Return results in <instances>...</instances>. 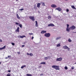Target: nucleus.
I'll list each match as a JSON object with an SVG mask.
<instances>
[{
	"label": "nucleus",
	"instance_id": "a19ab883",
	"mask_svg": "<svg viewBox=\"0 0 76 76\" xmlns=\"http://www.w3.org/2000/svg\"><path fill=\"white\" fill-rule=\"evenodd\" d=\"M42 67V66H39V69H41Z\"/></svg>",
	"mask_w": 76,
	"mask_h": 76
},
{
	"label": "nucleus",
	"instance_id": "ddd939ff",
	"mask_svg": "<svg viewBox=\"0 0 76 76\" xmlns=\"http://www.w3.org/2000/svg\"><path fill=\"white\" fill-rule=\"evenodd\" d=\"M40 64H46L45 62H42L40 63Z\"/></svg>",
	"mask_w": 76,
	"mask_h": 76
},
{
	"label": "nucleus",
	"instance_id": "13d9d810",
	"mask_svg": "<svg viewBox=\"0 0 76 76\" xmlns=\"http://www.w3.org/2000/svg\"><path fill=\"white\" fill-rule=\"evenodd\" d=\"M16 1H18V0H16Z\"/></svg>",
	"mask_w": 76,
	"mask_h": 76
},
{
	"label": "nucleus",
	"instance_id": "c85d7f7f",
	"mask_svg": "<svg viewBox=\"0 0 76 76\" xmlns=\"http://www.w3.org/2000/svg\"><path fill=\"white\" fill-rule=\"evenodd\" d=\"M64 69H65V70H67V69H68V68H67V67L65 66Z\"/></svg>",
	"mask_w": 76,
	"mask_h": 76
},
{
	"label": "nucleus",
	"instance_id": "c9c22d12",
	"mask_svg": "<svg viewBox=\"0 0 76 76\" xmlns=\"http://www.w3.org/2000/svg\"><path fill=\"white\" fill-rule=\"evenodd\" d=\"M24 10V9H21L20 10V11H22V10Z\"/></svg>",
	"mask_w": 76,
	"mask_h": 76
},
{
	"label": "nucleus",
	"instance_id": "f704fd0d",
	"mask_svg": "<svg viewBox=\"0 0 76 76\" xmlns=\"http://www.w3.org/2000/svg\"><path fill=\"white\" fill-rule=\"evenodd\" d=\"M29 35H34V34L33 33H29Z\"/></svg>",
	"mask_w": 76,
	"mask_h": 76
},
{
	"label": "nucleus",
	"instance_id": "9b49d317",
	"mask_svg": "<svg viewBox=\"0 0 76 76\" xmlns=\"http://www.w3.org/2000/svg\"><path fill=\"white\" fill-rule=\"evenodd\" d=\"M40 3H41V4H42V5L43 6H45V3L44 2H40Z\"/></svg>",
	"mask_w": 76,
	"mask_h": 76
},
{
	"label": "nucleus",
	"instance_id": "3c124183",
	"mask_svg": "<svg viewBox=\"0 0 76 76\" xmlns=\"http://www.w3.org/2000/svg\"><path fill=\"white\" fill-rule=\"evenodd\" d=\"M73 33H76V31L75 32H74V31L72 32Z\"/></svg>",
	"mask_w": 76,
	"mask_h": 76
},
{
	"label": "nucleus",
	"instance_id": "603ef678",
	"mask_svg": "<svg viewBox=\"0 0 76 76\" xmlns=\"http://www.w3.org/2000/svg\"><path fill=\"white\" fill-rule=\"evenodd\" d=\"M17 29H19V27H18Z\"/></svg>",
	"mask_w": 76,
	"mask_h": 76
},
{
	"label": "nucleus",
	"instance_id": "c756f323",
	"mask_svg": "<svg viewBox=\"0 0 76 76\" xmlns=\"http://www.w3.org/2000/svg\"><path fill=\"white\" fill-rule=\"evenodd\" d=\"M67 28H66V29H68V28H69V25L67 24Z\"/></svg>",
	"mask_w": 76,
	"mask_h": 76
},
{
	"label": "nucleus",
	"instance_id": "2eb2a0df",
	"mask_svg": "<svg viewBox=\"0 0 76 76\" xmlns=\"http://www.w3.org/2000/svg\"><path fill=\"white\" fill-rule=\"evenodd\" d=\"M35 22H36L35 26L36 27H37V26H38V22L37 21H35Z\"/></svg>",
	"mask_w": 76,
	"mask_h": 76
},
{
	"label": "nucleus",
	"instance_id": "f3484780",
	"mask_svg": "<svg viewBox=\"0 0 76 76\" xmlns=\"http://www.w3.org/2000/svg\"><path fill=\"white\" fill-rule=\"evenodd\" d=\"M16 16L18 19H20V17L19 16V15L18 14H17L16 15Z\"/></svg>",
	"mask_w": 76,
	"mask_h": 76
},
{
	"label": "nucleus",
	"instance_id": "5fc2aeb1",
	"mask_svg": "<svg viewBox=\"0 0 76 76\" xmlns=\"http://www.w3.org/2000/svg\"><path fill=\"white\" fill-rule=\"evenodd\" d=\"M76 64V62L74 64Z\"/></svg>",
	"mask_w": 76,
	"mask_h": 76
},
{
	"label": "nucleus",
	"instance_id": "79ce46f5",
	"mask_svg": "<svg viewBox=\"0 0 76 76\" xmlns=\"http://www.w3.org/2000/svg\"><path fill=\"white\" fill-rule=\"evenodd\" d=\"M44 75V74H41L40 75V76H43Z\"/></svg>",
	"mask_w": 76,
	"mask_h": 76
},
{
	"label": "nucleus",
	"instance_id": "6e6d98bb",
	"mask_svg": "<svg viewBox=\"0 0 76 76\" xmlns=\"http://www.w3.org/2000/svg\"><path fill=\"white\" fill-rule=\"evenodd\" d=\"M49 57L50 58V56H48V58Z\"/></svg>",
	"mask_w": 76,
	"mask_h": 76
},
{
	"label": "nucleus",
	"instance_id": "aec40b11",
	"mask_svg": "<svg viewBox=\"0 0 76 76\" xmlns=\"http://www.w3.org/2000/svg\"><path fill=\"white\" fill-rule=\"evenodd\" d=\"M16 32H19V29H17L16 31Z\"/></svg>",
	"mask_w": 76,
	"mask_h": 76
},
{
	"label": "nucleus",
	"instance_id": "2f4dec72",
	"mask_svg": "<svg viewBox=\"0 0 76 76\" xmlns=\"http://www.w3.org/2000/svg\"><path fill=\"white\" fill-rule=\"evenodd\" d=\"M7 76H10V74L8 73L7 74Z\"/></svg>",
	"mask_w": 76,
	"mask_h": 76
},
{
	"label": "nucleus",
	"instance_id": "864d4df0",
	"mask_svg": "<svg viewBox=\"0 0 76 76\" xmlns=\"http://www.w3.org/2000/svg\"><path fill=\"white\" fill-rule=\"evenodd\" d=\"M0 42H2V40H1L0 41Z\"/></svg>",
	"mask_w": 76,
	"mask_h": 76
},
{
	"label": "nucleus",
	"instance_id": "423d86ee",
	"mask_svg": "<svg viewBox=\"0 0 76 76\" xmlns=\"http://www.w3.org/2000/svg\"><path fill=\"white\" fill-rule=\"evenodd\" d=\"M62 60V58H58L56 59V61H60Z\"/></svg>",
	"mask_w": 76,
	"mask_h": 76
},
{
	"label": "nucleus",
	"instance_id": "e433bc0d",
	"mask_svg": "<svg viewBox=\"0 0 76 76\" xmlns=\"http://www.w3.org/2000/svg\"><path fill=\"white\" fill-rule=\"evenodd\" d=\"M75 69V67L74 66H72V69Z\"/></svg>",
	"mask_w": 76,
	"mask_h": 76
},
{
	"label": "nucleus",
	"instance_id": "7ed1b4c3",
	"mask_svg": "<svg viewBox=\"0 0 76 76\" xmlns=\"http://www.w3.org/2000/svg\"><path fill=\"white\" fill-rule=\"evenodd\" d=\"M29 19H31L32 21H34L35 20V18L34 16H30L29 17Z\"/></svg>",
	"mask_w": 76,
	"mask_h": 76
},
{
	"label": "nucleus",
	"instance_id": "4468645a",
	"mask_svg": "<svg viewBox=\"0 0 76 76\" xmlns=\"http://www.w3.org/2000/svg\"><path fill=\"white\" fill-rule=\"evenodd\" d=\"M71 28H72V29H75L76 27L74 26H72L70 27Z\"/></svg>",
	"mask_w": 76,
	"mask_h": 76
},
{
	"label": "nucleus",
	"instance_id": "dca6fc26",
	"mask_svg": "<svg viewBox=\"0 0 76 76\" xmlns=\"http://www.w3.org/2000/svg\"><path fill=\"white\" fill-rule=\"evenodd\" d=\"M20 37L21 38H24V37H26L25 36H20Z\"/></svg>",
	"mask_w": 76,
	"mask_h": 76
},
{
	"label": "nucleus",
	"instance_id": "72a5a7b5",
	"mask_svg": "<svg viewBox=\"0 0 76 76\" xmlns=\"http://www.w3.org/2000/svg\"><path fill=\"white\" fill-rule=\"evenodd\" d=\"M11 44H12V45H15V43H11Z\"/></svg>",
	"mask_w": 76,
	"mask_h": 76
},
{
	"label": "nucleus",
	"instance_id": "4c0bfd02",
	"mask_svg": "<svg viewBox=\"0 0 76 76\" xmlns=\"http://www.w3.org/2000/svg\"><path fill=\"white\" fill-rule=\"evenodd\" d=\"M66 10V12H69V10L68 9H67Z\"/></svg>",
	"mask_w": 76,
	"mask_h": 76
},
{
	"label": "nucleus",
	"instance_id": "de8ad7c7",
	"mask_svg": "<svg viewBox=\"0 0 76 76\" xmlns=\"http://www.w3.org/2000/svg\"><path fill=\"white\" fill-rule=\"evenodd\" d=\"M8 72H11V71H10V70H9L8 71Z\"/></svg>",
	"mask_w": 76,
	"mask_h": 76
},
{
	"label": "nucleus",
	"instance_id": "c03bdc74",
	"mask_svg": "<svg viewBox=\"0 0 76 76\" xmlns=\"http://www.w3.org/2000/svg\"><path fill=\"white\" fill-rule=\"evenodd\" d=\"M68 49H67V50H68V51H69V50H70V48H69L68 47V48H67Z\"/></svg>",
	"mask_w": 76,
	"mask_h": 76
},
{
	"label": "nucleus",
	"instance_id": "39448f33",
	"mask_svg": "<svg viewBox=\"0 0 76 76\" xmlns=\"http://www.w3.org/2000/svg\"><path fill=\"white\" fill-rule=\"evenodd\" d=\"M51 7H53V8H54L55 7H57V6L55 4H52L51 5Z\"/></svg>",
	"mask_w": 76,
	"mask_h": 76
},
{
	"label": "nucleus",
	"instance_id": "4d7b16f0",
	"mask_svg": "<svg viewBox=\"0 0 76 76\" xmlns=\"http://www.w3.org/2000/svg\"><path fill=\"white\" fill-rule=\"evenodd\" d=\"M65 1H68V0H65Z\"/></svg>",
	"mask_w": 76,
	"mask_h": 76
},
{
	"label": "nucleus",
	"instance_id": "6e6552de",
	"mask_svg": "<svg viewBox=\"0 0 76 76\" xmlns=\"http://www.w3.org/2000/svg\"><path fill=\"white\" fill-rule=\"evenodd\" d=\"M6 48V45L4 46L3 48H0V50H3L4 49H5Z\"/></svg>",
	"mask_w": 76,
	"mask_h": 76
},
{
	"label": "nucleus",
	"instance_id": "8fccbe9b",
	"mask_svg": "<svg viewBox=\"0 0 76 76\" xmlns=\"http://www.w3.org/2000/svg\"><path fill=\"white\" fill-rule=\"evenodd\" d=\"M5 59H7V57H6L5 58Z\"/></svg>",
	"mask_w": 76,
	"mask_h": 76
},
{
	"label": "nucleus",
	"instance_id": "f03ea898",
	"mask_svg": "<svg viewBox=\"0 0 76 76\" xmlns=\"http://www.w3.org/2000/svg\"><path fill=\"white\" fill-rule=\"evenodd\" d=\"M45 37H49L50 36H51V34L50 33H45L44 34Z\"/></svg>",
	"mask_w": 76,
	"mask_h": 76
},
{
	"label": "nucleus",
	"instance_id": "f257e3e1",
	"mask_svg": "<svg viewBox=\"0 0 76 76\" xmlns=\"http://www.w3.org/2000/svg\"><path fill=\"white\" fill-rule=\"evenodd\" d=\"M52 68H54L56 70H60L59 66L56 65H53L52 66Z\"/></svg>",
	"mask_w": 76,
	"mask_h": 76
},
{
	"label": "nucleus",
	"instance_id": "4be33fe9",
	"mask_svg": "<svg viewBox=\"0 0 76 76\" xmlns=\"http://www.w3.org/2000/svg\"><path fill=\"white\" fill-rule=\"evenodd\" d=\"M51 17L50 16H48V19H51Z\"/></svg>",
	"mask_w": 76,
	"mask_h": 76
},
{
	"label": "nucleus",
	"instance_id": "20e7f679",
	"mask_svg": "<svg viewBox=\"0 0 76 76\" xmlns=\"http://www.w3.org/2000/svg\"><path fill=\"white\" fill-rule=\"evenodd\" d=\"M48 26H54V25L53 23H50L48 25Z\"/></svg>",
	"mask_w": 76,
	"mask_h": 76
},
{
	"label": "nucleus",
	"instance_id": "6ab92c4d",
	"mask_svg": "<svg viewBox=\"0 0 76 76\" xmlns=\"http://www.w3.org/2000/svg\"><path fill=\"white\" fill-rule=\"evenodd\" d=\"M26 67V65H23V66H22L21 67V69H23V67Z\"/></svg>",
	"mask_w": 76,
	"mask_h": 76
},
{
	"label": "nucleus",
	"instance_id": "b1692460",
	"mask_svg": "<svg viewBox=\"0 0 76 76\" xmlns=\"http://www.w3.org/2000/svg\"><path fill=\"white\" fill-rule=\"evenodd\" d=\"M19 26L21 28H22V24H20Z\"/></svg>",
	"mask_w": 76,
	"mask_h": 76
},
{
	"label": "nucleus",
	"instance_id": "09e8293b",
	"mask_svg": "<svg viewBox=\"0 0 76 76\" xmlns=\"http://www.w3.org/2000/svg\"><path fill=\"white\" fill-rule=\"evenodd\" d=\"M27 55H29V53H27Z\"/></svg>",
	"mask_w": 76,
	"mask_h": 76
},
{
	"label": "nucleus",
	"instance_id": "393cba45",
	"mask_svg": "<svg viewBox=\"0 0 76 76\" xmlns=\"http://www.w3.org/2000/svg\"><path fill=\"white\" fill-rule=\"evenodd\" d=\"M60 44L59 43L58 44V45H57V47H60Z\"/></svg>",
	"mask_w": 76,
	"mask_h": 76
},
{
	"label": "nucleus",
	"instance_id": "cd10ccee",
	"mask_svg": "<svg viewBox=\"0 0 76 76\" xmlns=\"http://www.w3.org/2000/svg\"><path fill=\"white\" fill-rule=\"evenodd\" d=\"M66 31H67L68 32H69L70 31V29H66Z\"/></svg>",
	"mask_w": 76,
	"mask_h": 76
},
{
	"label": "nucleus",
	"instance_id": "a211bd4d",
	"mask_svg": "<svg viewBox=\"0 0 76 76\" xmlns=\"http://www.w3.org/2000/svg\"><path fill=\"white\" fill-rule=\"evenodd\" d=\"M71 7L72 9H76V8L75 7V6H74V5H72L71 6Z\"/></svg>",
	"mask_w": 76,
	"mask_h": 76
},
{
	"label": "nucleus",
	"instance_id": "37998d69",
	"mask_svg": "<svg viewBox=\"0 0 76 76\" xmlns=\"http://www.w3.org/2000/svg\"><path fill=\"white\" fill-rule=\"evenodd\" d=\"M18 54H20V52H17Z\"/></svg>",
	"mask_w": 76,
	"mask_h": 76
},
{
	"label": "nucleus",
	"instance_id": "a18cd8bd",
	"mask_svg": "<svg viewBox=\"0 0 76 76\" xmlns=\"http://www.w3.org/2000/svg\"><path fill=\"white\" fill-rule=\"evenodd\" d=\"M22 47H25V45H22Z\"/></svg>",
	"mask_w": 76,
	"mask_h": 76
},
{
	"label": "nucleus",
	"instance_id": "bf43d9fd",
	"mask_svg": "<svg viewBox=\"0 0 76 76\" xmlns=\"http://www.w3.org/2000/svg\"><path fill=\"white\" fill-rule=\"evenodd\" d=\"M72 29L73 30V29Z\"/></svg>",
	"mask_w": 76,
	"mask_h": 76
},
{
	"label": "nucleus",
	"instance_id": "7c9ffc66",
	"mask_svg": "<svg viewBox=\"0 0 76 76\" xmlns=\"http://www.w3.org/2000/svg\"><path fill=\"white\" fill-rule=\"evenodd\" d=\"M34 9H35V10H37V8L36 7H34Z\"/></svg>",
	"mask_w": 76,
	"mask_h": 76
},
{
	"label": "nucleus",
	"instance_id": "49530a36",
	"mask_svg": "<svg viewBox=\"0 0 76 76\" xmlns=\"http://www.w3.org/2000/svg\"><path fill=\"white\" fill-rule=\"evenodd\" d=\"M34 37H32L31 38L32 39H34Z\"/></svg>",
	"mask_w": 76,
	"mask_h": 76
},
{
	"label": "nucleus",
	"instance_id": "bb28decb",
	"mask_svg": "<svg viewBox=\"0 0 76 76\" xmlns=\"http://www.w3.org/2000/svg\"><path fill=\"white\" fill-rule=\"evenodd\" d=\"M44 58L45 60H48V58L47 57H45Z\"/></svg>",
	"mask_w": 76,
	"mask_h": 76
},
{
	"label": "nucleus",
	"instance_id": "473e14b6",
	"mask_svg": "<svg viewBox=\"0 0 76 76\" xmlns=\"http://www.w3.org/2000/svg\"><path fill=\"white\" fill-rule=\"evenodd\" d=\"M68 41H69V42H72V40H71V39H68Z\"/></svg>",
	"mask_w": 76,
	"mask_h": 76
},
{
	"label": "nucleus",
	"instance_id": "58836bf2",
	"mask_svg": "<svg viewBox=\"0 0 76 76\" xmlns=\"http://www.w3.org/2000/svg\"><path fill=\"white\" fill-rule=\"evenodd\" d=\"M16 25H19V23H18L16 22L15 23Z\"/></svg>",
	"mask_w": 76,
	"mask_h": 76
},
{
	"label": "nucleus",
	"instance_id": "0eeeda50",
	"mask_svg": "<svg viewBox=\"0 0 76 76\" xmlns=\"http://www.w3.org/2000/svg\"><path fill=\"white\" fill-rule=\"evenodd\" d=\"M40 5H41V4L40 3H38L37 4V7L38 8H39L40 7Z\"/></svg>",
	"mask_w": 76,
	"mask_h": 76
},
{
	"label": "nucleus",
	"instance_id": "1a4fd4ad",
	"mask_svg": "<svg viewBox=\"0 0 76 76\" xmlns=\"http://www.w3.org/2000/svg\"><path fill=\"white\" fill-rule=\"evenodd\" d=\"M56 10H58L59 12L60 11H61V9L60 8H58L56 9Z\"/></svg>",
	"mask_w": 76,
	"mask_h": 76
},
{
	"label": "nucleus",
	"instance_id": "412c9836",
	"mask_svg": "<svg viewBox=\"0 0 76 76\" xmlns=\"http://www.w3.org/2000/svg\"><path fill=\"white\" fill-rule=\"evenodd\" d=\"M26 76H32V75L31 74H27L26 75Z\"/></svg>",
	"mask_w": 76,
	"mask_h": 76
},
{
	"label": "nucleus",
	"instance_id": "f8f14e48",
	"mask_svg": "<svg viewBox=\"0 0 76 76\" xmlns=\"http://www.w3.org/2000/svg\"><path fill=\"white\" fill-rule=\"evenodd\" d=\"M63 47L65 49H67V48H68V47H67L66 45L63 46Z\"/></svg>",
	"mask_w": 76,
	"mask_h": 76
},
{
	"label": "nucleus",
	"instance_id": "a878e982",
	"mask_svg": "<svg viewBox=\"0 0 76 76\" xmlns=\"http://www.w3.org/2000/svg\"><path fill=\"white\" fill-rule=\"evenodd\" d=\"M30 56H33V54L32 53H30L29 54Z\"/></svg>",
	"mask_w": 76,
	"mask_h": 76
},
{
	"label": "nucleus",
	"instance_id": "9d476101",
	"mask_svg": "<svg viewBox=\"0 0 76 76\" xmlns=\"http://www.w3.org/2000/svg\"><path fill=\"white\" fill-rule=\"evenodd\" d=\"M46 32H47L46 31H42L41 32V34H45V33H46Z\"/></svg>",
	"mask_w": 76,
	"mask_h": 76
},
{
	"label": "nucleus",
	"instance_id": "5701e85b",
	"mask_svg": "<svg viewBox=\"0 0 76 76\" xmlns=\"http://www.w3.org/2000/svg\"><path fill=\"white\" fill-rule=\"evenodd\" d=\"M60 37H57L56 39V40H58V39H60Z\"/></svg>",
	"mask_w": 76,
	"mask_h": 76
},
{
	"label": "nucleus",
	"instance_id": "ea45409f",
	"mask_svg": "<svg viewBox=\"0 0 76 76\" xmlns=\"http://www.w3.org/2000/svg\"><path fill=\"white\" fill-rule=\"evenodd\" d=\"M8 58H11V56H8Z\"/></svg>",
	"mask_w": 76,
	"mask_h": 76
}]
</instances>
